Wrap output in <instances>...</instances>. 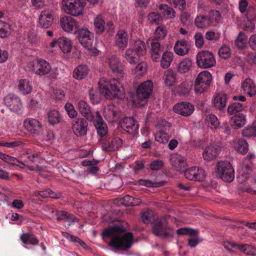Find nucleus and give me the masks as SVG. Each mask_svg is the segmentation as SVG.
<instances>
[{"label":"nucleus","mask_w":256,"mask_h":256,"mask_svg":"<svg viewBox=\"0 0 256 256\" xmlns=\"http://www.w3.org/2000/svg\"><path fill=\"white\" fill-rule=\"evenodd\" d=\"M102 236L103 238L110 237L111 239L110 245L122 250H129L134 242L132 233L124 232V229L122 226L109 227L103 232Z\"/></svg>","instance_id":"1"},{"label":"nucleus","mask_w":256,"mask_h":256,"mask_svg":"<svg viewBox=\"0 0 256 256\" xmlns=\"http://www.w3.org/2000/svg\"><path fill=\"white\" fill-rule=\"evenodd\" d=\"M100 93L107 100L118 98L123 100L125 97L124 88L116 78L108 79L102 78L98 82Z\"/></svg>","instance_id":"2"},{"label":"nucleus","mask_w":256,"mask_h":256,"mask_svg":"<svg viewBox=\"0 0 256 256\" xmlns=\"http://www.w3.org/2000/svg\"><path fill=\"white\" fill-rule=\"evenodd\" d=\"M28 70L38 76H44L50 74L49 76L56 78L58 74L57 68H52L50 64L46 60L40 58L36 62H30L28 64Z\"/></svg>","instance_id":"3"},{"label":"nucleus","mask_w":256,"mask_h":256,"mask_svg":"<svg viewBox=\"0 0 256 256\" xmlns=\"http://www.w3.org/2000/svg\"><path fill=\"white\" fill-rule=\"evenodd\" d=\"M153 88V82L150 80L140 84L137 88L136 95L132 98L133 105L135 106H144L152 94Z\"/></svg>","instance_id":"4"},{"label":"nucleus","mask_w":256,"mask_h":256,"mask_svg":"<svg viewBox=\"0 0 256 256\" xmlns=\"http://www.w3.org/2000/svg\"><path fill=\"white\" fill-rule=\"evenodd\" d=\"M216 176L226 182H231L234 178V170L228 160H220L216 164Z\"/></svg>","instance_id":"5"},{"label":"nucleus","mask_w":256,"mask_h":256,"mask_svg":"<svg viewBox=\"0 0 256 256\" xmlns=\"http://www.w3.org/2000/svg\"><path fill=\"white\" fill-rule=\"evenodd\" d=\"M78 40L83 47L94 56L98 55L99 50L92 46L94 38L92 34L86 28H83L78 31Z\"/></svg>","instance_id":"6"},{"label":"nucleus","mask_w":256,"mask_h":256,"mask_svg":"<svg viewBox=\"0 0 256 256\" xmlns=\"http://www.w3.org/2000/svg\"><path fill=\"white\" fill-rule=\"evenodd\" d=\"M62 6L66 14L76 16L83 13L85 5L82 0H62Z\"/></svg>","instance_id":"7"},{"label":"nucleus","mask_w":256,"mask_h":256,"mask_svg":"<svg viewBox=\"0 0 256 256\" xmlns=\"http://www.w3.org/2000/svg\"><path fill=\"white\" fill-rule=\"evenodd\" d=\"M196 64L199 68H208L216 64L214 54L208 50H202L196 54Z\"/></svg>","instance_id":"8"},{"label":"nucleus","mask_w":256,"mask_h":256,"mask_svg":"<svg viewBox=\"0 0 256 256\" xmlns=\"http://www.w3.org/2000/svg\"><path fill=\"white\" fill-rule=\"evenodd\" d=\"M104 62L114 74L121 78L124 76L125 74L124 65L117 56L112 55L107 56Z\"/></svg>","instance_id":"9"},{"label":"nucleus","mask_w":256,"mask_h":256,"mask_svg":"<svg viewBox=\"0 0 256 256\" xmlns=\"http://www.w3.org/2000/svg\"><path fill=\"white\" fill-rule=\"evenodd\" d=\"M254 158V154L249 152L242 162L241 170L239 171V182H243L248 179L252 172V164L251 160Z\"/></svg>","instance_id":"10"},{"label":"nucleus","mask_w":256,"mask_h":256,"mask_svg":"<svg viewBox=\"0 0 256 256\" xmlns=\"http://www.w3.org/2000/svg\"><path fill=\"white\" fill-rule=\"evenodd\" d=\"M93 23L94 30L96 34H102L105 29H107L110 32H112L114 27L111 22L106 24L104 16L102 14H98L94 18Z\"/></svg>","instance_id":"11"},{"label":"nucleus","mask_w":256,"mask_h":256,"mask_svg":"<svg viewBox=\"0 0 256 256\" xmlns=\"http://www.w3.org/2000/svg\"><path fill=\"white\" fill-rule=\"evenodd\" d=\"M60 26L66 33L75 34L79 28L78 22L70 16H64L60 19Z\"/></svg>","instance_id":"12"},{"label":"nucleus","mask_w":256,"mask_h":256,"mask_svg":"<svg viewBox=\"0 0 256 256\" xmlns=\"http://www.w3.org/2000/svg\"><path fill=\"white\" fill-rule=\"evenodd\" d=\"M28 160L24 162V166L20 167L21 168H27L30 170H40L42 168L41 164L44 160L40 158L38 154H29L27 156Z\"/></svg>","instance_id":"13"},{"label":"nucleus","mask_w":256,"mask_h":256,"mask_svg":"<svg viewBox=\"0 0 256 256\" xmlns=\"http://www.w3.org/2000/svg\"><path fill=\"white\" fill-rule=\"evenodd\" d=\"M168 222L165 218L156 221L152 228L153 234L159 236H166L171 234L172 230L167 226Z\"/></svg>","instance_id":"14"},{"label":"nucleus","mask_w":256,"mask_h":256,"mask_svg":"<svg viewBox=\"0 0 256 256\" xmlns=\"http://www.w3.org/2000/svg\"><path fill=\"white\" fill-rule=\"evenodd\" d=\"M24 128L30 133L36 136L42 134L44 128L42 124L38 120L33 118H28L24 121Z\"/></svg>","instance_id":"15"},{"label":"nucleus","mask_w":256,"mask_h":256,"mask_svg":"<svg viewBox=\"0 0 256 256\" xmlns=\"http://www.w3.org/2000/svg\"><path fill=\"white\" fill-rule=\"evenodd\" d=\"M206 176L204 170L199 167L192 166L184 172V176L190 180L201 182L204 180Z\"/></svg>","instance_id":"16"},{"label":"nucleus","mask_w":256,"mask_h":256,"mask_svg":"<svg viewBox=\"0 0 256 256\" xmlns=\"http://www.w3.org/2000/svg\"><path fill=\"white\" fill-rule=\"evenodd\" d=\"M72 130L76 136H82L86 134L88 124L84 118H76L72 121Z\"/></svg>","instance_id":"17"},{"label":"nucleus","mask_w":256,"mask_h":256,"mask_svg":"<svg viewBox=\"0 0 256 256\" xmlns=\"http://www.w3.org/2000/svg\"><path fill=\"white\" fill-rule=\"evenodd\" d=\"M91 121L93 122L98 135L102 136L106 134L108 131L106 124L104 122L98 111L95 112Z\"/></svg>","instance_id":"18"},{"label":"nucleus","mask_w":256,"mask_h":256,"mask_svg":"<svg viewBox=\"0 0 256 256\" xmlns=\"http://www.w3.org/2000/svg\"><path fill=\"white\" fill-rule=\"evenodd\" d=\"M5 104L12 110L15 112H20L22 104L20 98L12 94H8L4 98Z\"/></svg>","instance_id":"19"},{"label":"nucleus","mask_w":256,"mask_h":256,"mask_svg":"<svg viewBox=\"0 0 256 256\" xmlns=\"http://www.w3.org/2000/svg\"><path fill=\"white\" fill-rule=\"evenodd\" d=\"M220 147L214 144L206 146L203 150L202 156L204 160L207 162L212 160L218 156Z\"/></svg>","instance_id":"20"},{"label":"nucleus","mask_w":256,"mask_h":256,"mask_svg":"<svg viewBox=\"0 0 256 256\" xmlns=\"http://www.w3.org/2000/svg\"><path fill=\"white\" fill-rule=\"evenodd\" d=\"M194 106L188 102H181L176 104L173 107L174 111L181 116H188L191 115L194 111Z\"/></svg>","instance_id":"21"},{"label":"nucleus","mask_w":256,"mask_h":256,"mask_svg":"<svg viewBox=\"0 0 256 256\" xmlns=\"http://www.w3.org/2000/svg\"><path fill=\"white\" fill-rule=\"evenodd\" d=\"M54 20L53 12L50 10H42L39 17V26L43 28H50Z\"/></svg>","instance_id":"22"},{"label":"nucleus","mask_w":256,"mask_h":256,"mask_svg":"<svg viewBox=\"0 0 256 256\" xmlns=\"http://www.w3.org/2000/svg\"><path fill=\"white\" fill-rule=\"evenodd\" d=\"M103 115L106 120L110 122L116 121L120 118V114L118 110L112 104H109L104 106Z\"/></svg>","instance_id":"23"},{"label":"nucleus","mask_w":256,"mask_h":256,"mask_svg":"<svg viewBox=\"0 0 256 256\" xmlns=\"http://www.w3.org/2000/svg\"><path fill=\"white\" fill-rule=\"evenodd\" d=\"M190 50V44L185 40H180L176 42L174 50L175 53L180 56L186 55Z\"/></svg>","instance_id":"24"},{"label":"nucleus","mask_w":256,"mask_h":256,"mask_svg":"<svg viewBox=\"0 0 256 256\" xmlns=\"http://www.w3.org/2000/svg\"><path fill=\"white\" fill-rule=\"evenodd\" d=\"M192 82L191 80L183 81L178 86L175 88L174 93L180 96H188L192 90Z\"/></svg>","instance_id":"25"},{"label":"nucleus","mask_w":256,"mask_h":256,"mask_svg":"<svg viewBox=\"0 0 256 256\" xmlns=\"http://www.w3.org/2000/svg\"><path fill=\"white\" fill-rule=\"evenodd\" d=\"M120 124L122 128L128 133H133L138 128L136 122L132 118L126 117Z\"/></svg>","instance_id":"26"},{"label":"nucleus","mask_w":256,"mask_h":256,"mask_svg":"<svg viewBox=\"0 0 256 256\" xmlns=\"http://www.w3.org/2000/svg\"><path fill=\"white\" fill-rule=\"evenodd\" d=\"M170 160L171 164L178 171H182L186 166L184 158L177 154H172Z\"/></svg>","instance_id":"27"},{"label":"nucleus","mask_w":256,"mask_h":256,"mask_svg":"<svg viewBox=\"0 0 256 256\" xmlns=\"http://www.w3.org/2000/svg\"><path fill=\"white\" fill-rule=\"evenodd\" d=\"M147 44L151 46L150 54L152 60L157 62L160 58V43L152 38H150L147 41Z\"/></svg>","instance_id":"28"},{"label":"nucleus","mask_w":256,"mask_h":256,"mask_svg":"<svg viewBox=\"0 0 256 256\" xmlns=\"http://www.w3.org/2000/svg\"><path fill=\"white\" fill-rule=\"evenodd\" d=\"M241 88L244 93L250 97L256 94V86L253 80L250 78H246L242 82Z\"/></svg>","instance_id":"29"},{"label":"nucleus","mask_w":256,"mask_h":256,"mask_svg":"<svg viewBox=\"0 0 256 256\" xmlns=\"http://www.w3.org/2000/svg\"><path fill=\"white\" fill-rule=\"evenodd\" d=\"M77 105L79 112L82 116L88 120H92L94 115H92L90 107L87 102L84 100H80L78 102Z\"/></svg>","instance_id":"30"},{"label":"nucleus","mask_w":256,"mask_h":256,"mask_svg":"<svg viewBox=\"0 0 256 256\" xmlns=\"http://www.w3.org/2000/svg\"><path fill=\"white\" fill-rule=\"evenodd\" d=\"M115 202L118 205L134 206L140 204L141 203V200L139 198H134L133 197L127 195L122 198L116 199Z\"/></svg>","instance_id":"31"},{"label":"nucleus","mask_w":256,"mask_h":256,"mask_svg":"<svg viewBox=\"0 0 256 256\" xmlns=\"http://www.w3.org/2000/svg\"><path fill=\"white\" fill-rule=\"evenodd\" d=\"M231 126L234 129H238L244 126L246 122V116L242 114H238L232 116L230 120Z\"/></svg>","instance_id":"32"},{"label":"nucleus","mask_w":256,"mask_h":256,"mask_svg":"<svg viewBox=\"0 0 256 256\" xmlns=\"http://www.w3.org/2000/svg\"><path fill=\"white\" fill-rule=\"evenodd\" d=\"M226 100V95L223 93H219L213 98L212 103L216 108L220 110L225 108Z\"/></svg>","instance_id":"33"},{"label":"nucleus","mask_w":256,"mask_h":256,"mask_svg":"<svg viewBox=\"0 0 256 256\" xmlns=\"http://www.w3.org/2000/svg\"><path fill=\"white\" fill-rule=\"evenodd\" d=\"M58 47L64 54H68L72 49V42L69 38L62 36L58 38Z\"/></svg>","instance_id":"34"},{"label":"nucleus","mask_w":256,"mask_h":256,"mask_svg":"<svg viewBox=\"0 0 256 256\" xmlns=\"http://www.w3.org/2000/svg\"><path fill=\"white\" fill-rule=\"evenodd\" d=\"M176 74L172 70L169 68L164 72L163 80L165 86H172L176 82Z\"/></svg>","instance_id":"35"},{"label":"nucleus","mask_w":256,"mask_h":256,"mask_svg":"<svg viewBox=\"0 0 256 256\" xmlns=\"http://www.w3.org/2000/svg\"><path fill=\"white\" fill-rule=\"evenodd\" d=\"M18 88L23 95L30 94L32 89V82L27 79H22L18 82Z\"/></svg>","instance_id":"36"},{"label":"nucleus","mask_w":256,"mask_h":256,"mask_svg":"<svg viewBox=\"0 0 256 256\" xmlns=\"http://www.w3.org/2000/svg\"><path fill=\"white\" fill-rule=\"evenodd\" d=\"M116 45L120 48L123 49L126 46L128 43L127 32L124 30L118 31L116 36Z\"/></svg>","instance_id":"37"},{"label":"nucleus","mask_w":256,"mask_h":256,"mask_svg":"<svg viewBox=\"0 0 256 256\" xmlns=\"http://www.w3.org/2000/svg\"><path fill=\"white\" fill-rule=\"evenodd\" d=\"M234 144L235 150L242 154H244L248 152V144L244 139H236L234 140Z\"/></svg>","instance_id":"38"},{"label":"nucleus","mask_w":256,"mask_h":256,"mask_svg":"<svg viewBox=\"0 0 256 256\" xmlns=\"http://www.w3.org/2000/svg\"><path fill=\"white\" fill-rule=\"evenodd\" d=\"M140 56L132 48H128L125 52L124 58L130 64H136L139 62Z\"/></svg>","instance_id":"39"},{"label":"nucleus","mask_w":256,"mask_h":256,"mask_svg":"<svg viewBox=\"0 0 256 256\" xmlns=\"http://www.w3.org/2000/svg\"><path fill=\"white\" fill-rule=\"evenodd\" d=\"M196 27L198 28H205L212 26V20L204 16H197L194 20Z\"/></svg>","instance_id":"40"},{"label":"nucleus","mask_w":256,"mask_h":256,"mask_svg":"<svg viewBox=\"0 0 256 256\" xmlns=\"http://www.w3.org/2000/svg\"><path fill=\"white\" fill-rule=\"evenodd\" d=\"M88 68L84 64L78 66L73 71V77L78 80L84 78L88 74Z\"/></svg>","instance_id":"41"},{"label":"nucleus","mask_w":256,"mask_h":256,"mask_svg":"<svg viewBox=\"0 0 256 256\" xmlns=\"http://www.w3.org/2000/svg\"><path fill=\"white\" fill-rule=\"evenodd\" d=\"M192 66V62L189 58H184L181 60L178 66V71L180 74L188 72Z\"/></svg>","instance_id":"42"},{"label":"nucleus","mask_w":256,"mask_h":256,"mask_svg":"<svg viewBox=\"0 0 256 256\" xmlns=\"http://www.w3.org/2000/svg\"><path fill=\"white\" fill-rule=\"evenodd\" d=\"M205 125L211 130L216 129L220 126V122L218 118L213 114H208L204 120Z\"/></svg>","instance_id":"43"},{"label":"nucleus","mask_w":256,"mask_h":256,"mask_svg":"<svg viewBox=\"0 0 256 256\" xmlns=\"http://www.w3.org/2000/svg\"><path fill=\"white\" fill-rule=\"evenodd\" d=\"M0 158L9 164L16 166L20 168L24 166V162L18 160L14 157L9 156L2 152H0Z\"/></svg>","instance_id":"44"},{"label":"nucleus","mask_w":256,"mask_h":256,"mask_svg":"<svg viewBox=\"0 0 256 256\" xmlns=\"http://www.w3.org/2000/svg\"><path fill=\"white\" fill-rule=\"evenodd\" d=\"M174 54L172 52H164L160 60L161 66L164 68H168L174 59Z\"/></svg>","instance_id":"45"},{"label":"nucleus","mask_w":256,"mask_h":256,"mask_svg":"<svg viewBox=\"0 0 256 256\" xmlns=\"http://www.w3.org/2000/svg\"><path fill=\"white\" fill-rule=\"evenodd\" d=\"M196 80L205 84L210 86L212 81V76L209 72L204 70L198 74Z\"/></svg>","instance_id":"46"},{"label":"nucleus","mask_w":256,"mask_h":256,"mask_svg":"<svg viewBox=\"0 0 256 256\" xmlns=\"http://www.w3.org/2000/svg\"><path fill=\"white\" fill-rule=\"evenodd\" d=\"M166 132L163 130H158L154 134L155 140L161 144H166L170 138Z\"/></svg>","instance_id":"47"},{"label":"nucleus","mask_w":256,"mask_h":256,"mask_svg":"<svg viewBox=\"0 0 256 256\" xmlns=\"http://www.w3.org/2000/svg\"><path fill=\"white\" fill-rule=\"evenodd\" d=\"M160 10H162V14L167 19L173 18L176 16V12L174 10L166 4H160Z\"/></svg>","instance_id":"48"},{"label":"nucleus","mask_w":256,"mask_h":256,"mask_svg":"<svg viewBox=\"0 0 256 256\" xmlns=\"http://www.w3.org/2000/svg\"><path fill=\"white\" fill-rule=\"evenodd\" d=\"M132 48L140 56H144L146 52L145 44L140 40L135 41Z\"/></svg>","instance_id":"49"},{"label":"nucleus","mask_w":256,"mask_h":256,"mask_svg":"<svg viewBox=\"0 0 256 256\" xmlns=\"http://www.w3.org/2000/svg\"><path fill=\"white\" fill-rule=\"evenodd\" d=\"M242 134L244 137L256 136V120L253 123L244 128L242 131Z\"/></svg>","instance_id":"50"},{"label":"nucleus","mask_w":256,"mask_h":256,"mask_svg":"<svg viewBox=\"0 0 256 256\" xmlns=\"http://www.w3.org/2000/svg\"><path fill=\"white\" fill-rule=\"evenodd\" d=\"M22 241L26 244L36 245L38 242V239L33 235L29 234H24L20 236Z\"/></svg>","instance_id":"51"},{"label":"nucleus","mask_w":256,"mask_h":256,"mask_svg":"<svg viewBox=\"0 0 256 256\" xmlns=\"http://www.w3.org/2000/svg\"><path fill=\"white\" fill-rule=\"evenodd\" d=\"M147 71V66L145 62H140L138 64L134 71V74L136 77L144 76Z\"/></svg>","instance_id":"52"},{"label":"nucleus","mask_w":256,"mask_h":256,"mask_svg":"<svg viewBox=\"0 0 256 256\" xmlns=\"http://www.w3.org/2000/svg\"><path fill=\"white\" fill-rule=\"evenodd\" d=\"M248 37L243 32H240L237 39L236 40V44L240 49L245 48L248 44Z\"/></svg>","instance_id":"53"},{"label":"nucleus","mask_w":256,"mask_h":256,"mask_svg":"<svg viewBox=\"0 0 256 256\" xmlns=\"http://www.w3.org/2000/svg\"><path fill=\"white\" fill-rule=\"evenodd\" d=\"M48 122L52 124H55L60 122V114L56 110H50L48 115Z\"/></svg>","instance_id":"54"},{"label":"nucleus","mask_w":256,"mask_h":256,"mask_svg":"<svg viewBox=\"0 0 256 256\" xmlns=\"http://www.w3.org/2000/svg\"><path fill=\"white\" fill-rule=\"evenodd\" d=\"M167 34V30L165 26H160L156 28L155 30L154 38L156 40L164 39Z\"/></svg>","instance_id":"55"},{"label":"nucleus","mask_w":256,"mask_h":256,"mask_svg":"<svg viewBox=\"0 0 256 256\" xmlns=\"http://www.w3.org/2000/svg\"><path fill=\"white\" fill-rule=\"evenodd\" d=\"M237 248L240 252L247 254L254 255L256 253V249L248 244L238 245Z\"/></svg>","instance_id":"56"},{"label":"nucleus","mask_w":256,"mask_h":256,"mask_svg":"<svg viewBox=\"0 0 256 256\" xmlns=\"http://www.w3.org/2000/svg\"><path fill=\"white\" fill-rule=\"evenodd\" d=\"M209 85L205 84L196 80L194 83V91L196 94H202L207 90Z\"/></svg>","instance_id":"57"},{"label":"nucleus","mask_w":256,"mask_h":256,"mask_svg":"<svg viewBox=\"0 0 256 256\" xmlns=\"http://www.w3.org/2000/svg\"><path fill=\"white\" fill-rule=\"evenodd\" d=\"M244 107V104L241 103L234 102L228 106L227 110L230 114H233L242 110Z\"/></svg>","instance_id":"58"},{"label":"nucleus","mask_w":256,"mask_h":256,"mask_svg":"<svg viewBox=\"0 0 256 256\" xmlns=\"http://www.w3.org/2000/svg\"><path fill=\"white\" fill-rule=\"evenodd\" d=\"M218 56L223 59H227L231 56V50L226 45H222L218 50Z\"/></svg>","instance_id":"59"},{"label":"nucleus","mask_w":256,"mask_h":256,"mask_svg":"<svg viewBox=\"0 0 256 256\" xmlns=\"http://www.w3.org/2000/svg\"><path fill=\"white\" fill-rule=\"evenodd\" d=\"M38 194L44 198L50 197L58 198L60 196V194H56L48 188L43 191L38 192Z\"/></svg>","instance_id":"60"},{"label":"nucleus","mask_w":256,"mask_h":256,"mask_svg":"<svg viewBox=\"0 0 256 256\" xmlns=\"http://www.w3.org/2000/svg\"><path fill=\"white\" fill-rule=\"evenodd\" d=\"M64 109L70 118H74L77 116L78 112L71 103L66 102L64 105Z\"/></svg>","instance_id":"61"},{"label":"nucleus","mask_w":256,"mask_h":256,"mask_svg":"<svg viewBox=\"0 0 256 256\" xmlns=\"http://www.w3.org/2000/svg\"><path fill=\"white\" fill-rule=\"evenodd\" d=\"M138 184L142 186H144L148 187H158L164 184L163 182H156L150 180H140Z\"/></svg>","instance_id":"62"},{"label":"nucleus","mask_w":256,"mask_h":256,"mask_svg":"<svg viewBox=\"0 0 256 256\" xmlns=\"http://www.w3.org/2000/svg\"><path fill=\"white\" fill-rule=\"evenodd\" d=\"M180 22L184 26H190L192 24V19L190 14L183 12L180 16Z\"/></svg>","instance_id":"63"},{"label":"nucleus","mask_w":256,"mask_h":256,"mask_svg":"<svg viewBox=\"0 0 256 256\" xmlns=\"http://www.w3.org/2000/svg\"><path fill=\"white\" fill-rule=\"evenodd\" d=\"M56 218L58 220H62L64 222H68L69 225L70 224L71 222H72L74 220H72L71 218H70V216L68 214L67 212L63 211H56Z\"/></svg>","instance_id":"64"}]
</instances>
